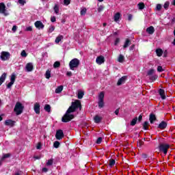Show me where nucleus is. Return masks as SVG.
<instances>
[{
    "label": "nucleus",
    "instance_id": "14",
    "mask_svg": "<svg viewBox=\"0 0 175 175\" xmlns=\"http://www.w3.org/2000/svg\"><path fill=\"white\" fill-rule=\"evenodd\" d=\"M167 127V122H166L165 121H161V122L158 125L157 128L159 129H166V128Z\"/></svg>",
    "mask_w": 175,
    "mask_h": 175
},
{
    "label": "nucleus",
    "instance_id": "64",
    "mask_svg": "<svg viewBox=\"0 0 175 175\" xmlns=\"http://www.w3.org/2000/svg\"><path fill=\"white\" fill-rule=\"evenodd\" d=\"M26 31H32V27L29 26V27H27Z\"/></svg>",
    "mask_w": 175,
    "mask_h": 175
},
{
    "label": "nucleus",
    "instance_id": "11",
    "mask_svg": "<svg viewBox=\"0 0 175 175\" xmlns=\"http://www.w3.org/2000/svg\"><path fill=\"white\" fill-rule=\"evenodd\" d=\"M96 62L98 64V65H102V64H105V57L103 55L97 57Z\"/></svg>",
    "mask_w": 175,
    "mask_h": 175
},
{
    "label": "nucleus",
    "instance_id": "9",
    "mask_svg": "<svg viewBox=\"0 0 175 175\" xmlns=\"http://www.w3.org/2000/svg\"><path fill=\"white\" fill-rule=\"evenodd\" d=\"M14 81H16V75L13 73L11 75L10 82L7 85V88H12V85L14 84Z\"/></svg>",
    "mask_w": 175,
    "mask_h": 175
},
{
    "label": "nucleus",
    "instance_id": "59",
    "mask_svg": "<svg viewBox=\"0 0 175 175\" xmlns=\"http://www.w3.org/2000/svg\"><path fill=\"white\" fill-rule=\"evenodd\" d=\"M142 158H144V159L148 158V155H147V154L144 153L142 154Z\"/></svg>",
    "mask_w": 175,
    "mask_h": 175
},
{
    "label": "nucleus",
    "instance_id": "50",
    "mask_svg": "<svg viewBox=\"0 0 175 175\" xmlns=\"http://www.w3.org/2000/svg\"><path fill=\"white\" fill-rule=\"evenodd\" d=\"M102 140L103 139L101 137H98L96 142V144H100V143H102Z\"/></svg>",
    "mask_w": 175,
    "mask_h": 175
},
{
    "label": "nucleus",
    "instance_id": "2",
    "mask_svg": "<svg viewBox=\"0 0 175 175\" xmlns=\"http://www.w3.org/2000/svg\"><path fill=\"white\" fill-rule=\"evenodd\" d=\"M71 111L69 109H67L65 114L62 118V122H70V121H72V120L75 119V115L72 114Z\"/></svg>",
    "mask_w": 175,
    "mask_h": 175
},
{
    "label": "nucleus",
    "instance_id": "13",
    "mask_svg": "<svg viewBox=\"0 0 175 175\" xmlns=\"http://www.w3.org/2000/svg\"><path fill=\"white\" fill-rule=\"evenodd\" d=\"M33 110L36 114H40V104H39V103L34 104Z\"/></svg>",
    "mask_w": 175,
    "mask_h": 175
},
{
    "label": "nucleus",
    "instance_id": "33",
    "mask_svg": "<svg viewBox=\"0 0 175 175\" xmlns=\"http://www.w3.org/2000/svg\"><path fill=\"white\" fill-rule=\"evenodd\" d=\"M45 111H47V113H50L51 111V107L50 105H46L44 107Z\"/></svg>",
    "mask_w": 175,
    "mask_h": 175
},
{
    "label": "nucleus",
    "instance_id": "34",
    "mask_svg": "<svg viewBox=\"0 0 175 175\" xmlns=\"http://www.w3.org/2000/svg\"><path fill=\"white\" fill-rule=\"evenodd\" d=\"M83 96H84V92H78V99H83Z\"/></svg>",
    "mask_w": 175,
    "mask_h": 175
},
{
    "label": "nucleus",
    "instance_id": "63",
    "mask_svg": "<svg viewBox=\"0 0 175 175\" xmlns=\"http://www.w3.org/2000/svg\"><path fill=\"white\" fill-rule=\"evenodd\" d=\"M66 76H68V77H70V76H72V72H70V71L67 72Z\"/></svg>",
    "mask_w": 175,
    "mask_h": 175
},
{
    "label": "nucleus",
    "instance_id": "62",
    "mask_svg": "<svg viewBox=\"0 0 175 175\" xmlns=\"http://www.w3.org/2000/svg\"><path fill=\"white\" fill-rule=\"evenodd\" d=\"M132 17H133V16H132V14H129V16H128V20H129V21H131V20H132Z\"/></svg>",
    "mask_w": 175,
    "mask_h": 175
},
{
    "label": "nucleus",
    "instance_id": "49",
    "mask_svg": "<svg viewBox=\"0 0 175 175\" xmlns=\"http://www.w3.org/2000/svg\"><path fill=\"white\" fill-rule=\"evenodd\" d=\"M54 29H55V27L54 26H51L49 27V29L48 32L49 33H51L54 31Z\"/></svg>",
    "mask_w": 175,
    "mask_h": 175
},
{
    "label": "nucleus",
    "instance_id": "30",
    "mask_svg": "<svg viewBox=\"0 0 175 175\" xmlns=\"http://www.w3.org/2000/svg\"><path fill=\"white\" fill-rule=\"evenodd\" d=\"M62 39H64V36L59 35L56 38L55 42V43H59V42H61V40H62Z\"/></svg>",
    "mask_w": 175,
    "mask_h": 175
},
{
    "label": "nucleus",
    "instance_id": "21",
    "mask_svg": "<svg viewBox=\"0 0 175 175\" xmlns=\"http://www.w3.org/2000/svg\"><path fill=\"white\" fill-rule=\"evenodd\" d=\"M131 43H132V41H131L129 38L126 39L124 44L123 45V49H126L127 47H129Z\"/></svg>",
    "mask_w": 175,
    "mask_h": 175
},
{
    "label": "nucleus",
    "instance_id": "16",
    "mask_svg": "<svg viewBox=\"0 0 175 175\" xmlns=\"http://www.w3.org/2000/svg\"><path fill=\"white\" fill-rule=\"evenodd\" d=\"M25 69L27 72H32L33 70V64L32 63H27Z\"/></svg>",
    "mask_w": 175,
    "mask_h": 175
},
{
    "label": "nucleus",
    "instance_id": "51",
    "mask_svg": "<svg viewBox=\"0 0 175 175\" xmlns=\"http://www.w3.org/2000/svg\"><path fill=\"white\" fill-rule=\"evenodd\" d=\"M64 3L66 6H68V5L70 4V0H64Z\"/></svg>",
    "mask_w": 175,
    "mask_h": 175
},
{
    "label": "nucleus",
    "instance_id": "40",
    "mask_svg": "<svg viewBox=\"0 0 175 175\" xmlns=\"http://www.w3.org/2000/svg\"><path fill=\"white\" fill-rule=\"evenodd\" d=\"M60 144H61L59 143V142L55 141V142L53 143V147H54L55 148H58L59 147Z\"/></svg>",
    "mask_w": 175,
    "mask_h": 175
},
{
    "label": "nucleus",
    "instance_id": "61",
    "mask_svg": "<svg viewBox=\"0 0 175 175\" xmlns=\"http://www.w3.org/2000/svg\"><path fill=\"white\" fill-rule=\"evenodd\" d=\"M163 57L164 58H166V57H167V51H165L163 53Z\"/></svg>",
    "mask_w": 175,
    "mask_h": 175
},
{
    "label": "nucleus",
    "instance_id": "15",
    "mask_svg": "<svg viewBox=\"0 0 175 175\" xmlns=\"http://www.w3.org/2000/svg\"><path fill=\"white\" fill-rule=\"evenodd\" d=\"M149 121L150 124H154L157 121V116L154 113H150L149 116Z\"/></svg>",
    "mask_w": 175,
    "mask_h": 175
},
{
    "label": "nucleus",
    "instance_id": "28",
    "mask_svg": "<svg viewBox=\"0 0 175 175\" xmlns=\"http://www.w3.org/2000/svg\"><path fill=\"white\" fill-rule=\"evenodd\" d=\"M137 6H138V9H139V10H143V9H144V8H146V5H144V3H143V2L139 3L137 4Z\"/></svg>",
    "mask_w": 175,
    "mask_h": 175
},
{
    "label": "nucleus",
    "instance_id": "12",
    "mask_svg": "<svg viewBox=\"0 0 175 175\" xmlns=\"http://www.w3.org/2000/svg\"><path fill=\"white\" fill-rule=\"evenodd\" d=\"M34 25L38 29H43V28H44V25H43V23L40 21H36Z\"/></svg>",
    "mask_w": 175,
    "mask_h": 175
},
{
    "label": "nucleus",
    "instance_id": "18",
    "mask_svg": "<svg viewBox=\"0 0 175 175\" xmlns=\"http://www.w3.org/2000/svg\"><path fill=\"white\" fill-rule=\"evenodd\" d=\"M159 94L161 98V99H163V100H164L165 99H166V96L165 95V90L163 89H159Z\"/></svg>",
    "mask_w": 175,
    "mask_h": 175
},
{
    "label": "nucleus",
    "instance_id": "31",
    "mask_svg": "<svg viewBox=\"0 0 175 175\" xmlns=\"http://www.w3.org/2000/svg\"><path fill=\"white\" fill-rule=\"evenodd\" d=\"M120 17H121V14L120 12H117L114 15V21H118V20H120Z\"/></svg>",
    "mask_w": 175,
    "mask_h": 175
},
{
    "label": "nucleus",
    "instance_id": "10",
    "mask_svg": "<svg viewBox=\"0 0 175 175\" xmlns=\"http://www.w3.org/2000/svg\"><path fill=\"white\" fill-rule=\"evenodd\" d=\"M0 13L4 14V16H8V14H6V5L4 3H0Z\"/></svg>",
    "mask_w": 175,
    "mask_h": 175
},
{
    "label": "nucleus",
    "instance_id": "19",
    "mask_svg": "<svg viewBox=\"0 0 175 175\" xmlns=\"http://www.w3.org/2000/svg\"><path fill=\"white\" fill-rule=\"evenodd\" d=\"M6 76H8V74H6V72H4L0 77V85H2V83H5V80H6Z\"/></svg>",
    "mask_w": 175,
    "mask_h": 175
},
{
    "label": "nucleus",
    "instance_id": "36",
    "mask_svg": "<svg viewBox=\"0 0 175 175\" xmlns=\"http://www.w3.org/2000/svg\"><path fill=\"white\" fill-rule=\"evenodd\" d=\"M170 5V2L169 1H165V3L163 5V8L165 10H167V9H169V6Z\"/></svg>",
    "mask_w": 175,
    "mask_h": 175
},
{
    "label": "nucleus",
    "instance_id": "57",
    "mask_svg": "<svg viewBox=\"0 0 175 175\" xmlns=\"http://www.w3.org/2000/svg\"><path fill=\"white\" fill-rule=\"evenodd\" d=\"M142 120H143V116L139 115V116L138 117V122H141Z\"/></svg>",
    "mask_w": 175,
    "mask_h": 175
},
{
    "label": "nucleus",
    "instance_id": "6",
    "mask_svg": "<svg viewBox=\"0 0 175 175\" xmlns=\"http://www.w3.org/2000/svg\"><path fill=\"white\" fill-rule=\"evenodd\" d=\"M170 148V145L168 144H159V150L160 152H163L165 155L167 154V150Z\"/></svg>",
    "mask_w": 175,
    "mask_h": 175
},
{
    "label": "nucleus",
    "instance_id": "7",
    "mask_svg": "<svg viewBox=\"0 0 175 175\" xmlns=\"http://www.w3.org/2000/svg\"><path fill=\"white\" fill-rule=\"evenodd\" d=\"M0 58L1 61H8L10 58V53L6 51H2L1 53Z\"/></svg>",
    "mask_w": 175,
    "mask_h": 175
},
{
    "label": "nucleus",
    "instance_id": "4",
    "mask_svg": "<svg viewBox=\"0 0 175 175\" xmlns=\"http://www.w3.org/2000/svg\"><path fill=\"white\" fill-rule=\"evenodd\" d=\"M79 65H80V60L77 58L72 59L69 63L71 70H75V68H79Z\"/></svg>",
    "mask_w": 175,
    "mask_h": 175
},
{
    "label": "nucleus",
    "instance_id": "58",
    "mask_svg": "<svg viewBox=\"0 0 175 175\" xmlns=\"http://www.w3.org/2000/svg\"><path fill=\"white\" fill-rule=\"evenodd\" d=\"M42 172L44 173H47V172H49V169H47V167H43L42 168Z\"/></svg>",
    "mask_w": 175,
    "mask_h": 175
},
{
    "label": "nucleus",
    "instance_id": "53",
    "mask_svg": "<svg viewBox=\"0 0 175 175\" xmlns=\"http://www.w3.org/2000/svg\"><path fill=\"white\" fill-rule=\"evenodd\" d=\"M21 57H27V52H25V51H22V52H21Z\"/></svg>",
    "mask_w": 175,
    "mask_h": 175
},
{
    "label": "nucleus",
    "instance_id": "42",
    "mask_svg": "<svg viewBox=\"0 0 175 175\" xmlns=\"http://www.w3.org/2000/svg\"><path fill=\"white\" fill-rule=\"evenodd\" d=\"M53 162H54V160L53 159L48 160V161L46 162V166H51Z\"/></svg>",
    "mask_w": 175,
    "mask_h": 175
},
{
    "label": "nucleus",
    "instance_id": "5",
    "mask_svg": "<svg viewBox=\"0 0 175 175\" xmlns=\"http://www.w3.org/2000/svg\"><path fill=\"white\" fill-rule=\"evenodd\" d=\"M105 92H100L99 95H98V107L99 109H102L103 107H105Z\"/></svg>",
    "mask_w": 175,
    "mask_h": 175
},
{
    "label": "nucleus",
    "instance_id": "56",
    "mask_svg": "<svg viewBox=\"0 0 175 175\" xmlns=\"http://www.w3.org/2000/svg\"><path fill=\"white\" fill-rule=\"evenodd\" d=\"M12 31H13V32H16V31H17V26L14 25L12 27Z\"/></svg>",
    "mask_w": 175,
    "mask_h": 175
},
{
    "label": "nucleus",
    "instance_id": "17",
    "mask_svg": "<svg viewBox=\"0 0 175 175\" xmlns=\"http://www.w3.org/2000/svg\"><path fill=\"white\" fill-rule=\"evenodd\" d=\"M15 123L16 122L14 120H7L5 122V125H6L7 126H14Z\"/></svg>",
    "mask_w": 175,
    "mask_h": 175
},
{
    "label": "nucleus",
    "instance_id": "43",
    "mask_svg": "<svg viewBox=\"0 0 175 175\" xmlns=\"http://www.w3.org/2000/svg\"><path fill=\"white\" fill-rule=\"evenodd\" d=\"M61 66V63L59 62H55L53 64V68H57Z\"/></svg>",
    "mask_w": 175,
    "mask_h": 175
},
{
    "label": "nucleus",
    "instance_id": "29",
    "mask_svg": "<svg viewBox=\"0 0 175 175\" xmlns=\"http://www.w3.org/2000/svg\"><path fill=\"white\" fill-rule=\"evenodd\" d=\"M46 79H50L51 77V70H47L45 73Z\"/></svg>",
    "mask_w": 175,
    "mask_h": 175
},
{
    "label": "nucleus",
    "instance_id": "60",
    "mask_svg": "<svg viewBox=\"0 0 175 175\" xmlns=\"http://www.w3.org/2000/svg\"><path fill=\"white\" fill-rule=\"evenodd\" d=\"M130 51H132V50H135V44H133L129 48Z\"/></svg>",
    "mask_w": 175,
    "mask_h": 175
},
{
    "label": "nucleus",
    "instance_id": "52",
    "mask_svg": "<svg viewBox=\"0 0 175 175\" xmlns=\"http://www.w3.org/2000/svg\"><path fill=\"white\" fill-rule=\"evenodd\" d=\"M157 72H163V68H162V66H159L157 67Z\"/></svg>",
    "mask_w": 175,
    "mask_h": 175
},
{
    "label": "nucleus",
    "instance_id": "46",
    "mask_svg": "<svg viewBox=\"0 0 175 175\" xmlns=\"http://www.w3.org/2000/svg\"><path fill=\"white\" fill-rule=\"evenodd\" d=\"M144 144V142L142 140H139V142H137V147H142Z\"/></svg>",
    "mask_w": 175,
    "mask_h": 175
},
{
    "label": "nucleus",
    "instance_id": "27",
    "mask_svg": "<svg viewBox=\"0 0 175 175\" xmlns=\"http://www.w3.org/2000/svg\"><path fill=\"white\" fill-rule=\"evenodd\" d=\"M156 54L157 57H162V54H163V51L161 49H158L156 50Z\"/></svg>",
    "mask_w": 175,
    "mask_h": 175
},
{
    "label": "nucleus",
    "instance_id": "39",
    "mask_svg": "<svg viewBox=\"0 0 175 175\" xmlns=\"http://www.w3.org/2000/svg\"><path fill=\"white\" fill-rule=\"evenodd\" d=\"M154 72H155V70L150 69L148 71L147 75L148 76H152V75H154Z\"/></svg>",
    "mask_w": 175,
    "mask_h": 175
},
{
    "label": "nucleus",
    "instance_id": "55",
    "mask_svg": "<svg viewBox=\"0 0 175 175\" xmlns=\"http://www.w3.org/2000/svg\"><path fill=\"white\" fill-rule=\"evenodd\" d=\"M36 148H37V150H40V148H42V144L40 142H39L37 144Z\"/></svg>",
    "mask_w": 175,
    "mask_h": 175
},
{
    "label": "nucleus",
    "instance_id": "45",
    "mask_svg": "<svg viewBox=\"0 0 175 175\" xmlns=\"http://www.w3.org/2000/svg\"><path fill=\"white\" fill-rule=\"evenodd\" d=\"M85 13H87V8H83L81 10V16H85Z\"/></svg>",
    "mask_w": 175,
    "mask_h": 175
},
{
    "label": "nucleus",
    "instance_id": "54",
    "mask_svg": "<svg viewBox=\"0 0 175 175\" xmlns=\"http://www.w3.org/2000/svg\"><path fill=\"white\" fill-rule=\"evenodd\" d=\"M51 23H55V21H57V18H55V16H51Z\"/></svg>",
    "mask_w": 175,
    "mask_h": 175
},
{
    "label": "nucleus",
    "instance_id": "37",
    "mask_svg": "<svg viewBox=\"0 0 175 175\" xmlns=\"http://www.w3.org/2000/svg\"><path fill=\"white\" fill-rule=\"evenodd\" d=\"M109 167H112L113 166H114V165H116V160L114 159H110L109 160Z\"/></svg>",
    "mask_w": 175,
    "mask_h": 175
},
{
    "label": "nucleus",
    "instance_id": "32",
    "mask_svg": "<svg viewBox=\"0 0 175 175\" xmlns=\"http://www.w3.org/2000/svg\"><path fill=\"white\" fill-rule=\"evenodd\" d=\"M137 122V117L133 118L131 123L130 125H131V126H135V125H136V123Z\"/></svg>",
    "mask_w": 175,
    "mask_h": 175
},
{
    "label": "nucleus",
    "instance_id": "24",
    "mask_svg": "<svg viewBox=\"0 0 175 175\" xmlns=\"http://www.w3.org/2000/svg\"><path fill=\"white\" fill-rule=\"evenodd\" d=\"M94 122L96 124H99V122H100V121H102V118H100V117H99V116L96 115L94 116Z\"/></svg>",
    "mask_w": 175,
    "mask_h": 175
},
{
    "label": "nucleus",
    "instance_id": "41",
    "mask_svg": "<svg viewBox=\"0 0 175 175\" xmlns=\"http://www.w3.org/2000/svg\"><path fill=\"white\" fill-rule=\"evenodd\" d=\"M124 55H120L118 59V62L122 63L124 62Z\"/></svg>",
    "mask_w": 175,
    "mask_h": 175
},
{
    "label": "nucleus",
    "instance_id": "26",
    "mask_svg": "<svg viewBox=\"0 0 175 175\" xmlns=\"http://www.w3.org/2000/svg\"><path fill=\"white\" fill-rule=\"evenodd\" d=\"M53 10L55 14H58L59 13V5H58V4H55Z\"/></svg>",
    "mask_w": 175,
    "mask_h": 175
},
{
    "label": "nucleus",
    "instance_id": "20",
    "mask_svg": "<svg viewBox=\"0 0 175 175\" xmlns=\"http://www.w3.org/2000/svg\"><path fill=\"white\" fill-rule=\"evenodd\" d=\"M125 80H126V76L122 77L117 83V85H121L122 84H124L125 83Z\"/></svg>",
    "mask_w": 175,
    "mask_h": 175
},
{
    "label": "nucleus",
    "instance_id": "44",
    "mask_svg": "<svg viewBox=\"0 0 175 175\" xmlns=\"http://www.w3.org/2000/svg\"><path fill=\"white\" fill-rule=\"evenodd\" d=\"M161 9H162V5L157 4L154 10H156L157 12H159Z\"/></svg>",
    "mask_w": 175,
    "mask_h": 175
},
{
    "label": "nucleus",
    "instance_id": "22",
    "mask_svg": "<svg viewBox=\"0 0 175 175\" xmlns=\"http://www.w3.org/2000/svg\"><path fill=\"white\" fill-rule=\"evenodd\" d=\"M146 32L149 33V35H152V33L155 32V29H154V27L150 26L146 29Z\"/></svg>",
    "mask_w": 175,
    "mask_h": 175
},
{
    "label": "nucleus",
    "instance_id": "1",
    "mask_svg": "<svg viewBox=\"0 0 175 175\" xmlns=\"http://www.w3.org/2000/svg\"><path fill=\"white\" fill-rule=\"evenodd\" d=\"M77 109L81 110V102L79 100H76L75 102H72L71 106L68 109L72 113H75Z\"/></svg>",
    "mask_w": 175,
    "mask_h": 175
},
{
    "label": "nucleus",
    "instance_id": "23",
    "mask_svg": "<svg viewBox=\"0 0 175 175\" xmlns=\"http://www.w3.org/2000/svg\"><path fill=\"white\" fill-rule=\"evenodd\" d=\"M10 157H12V154L10 153L3 154L1 157V161H5V159H8V158H10Z\"/></svg>",
    "mask_w": 175,
    "mask_h": 175
},
{
    "label": "nucleus",
    "instance_id": "48",
    "mask_svg": "<svg viewBox=\"0 0 175 175\" xmlns=\"http://www.w3.org/2000/svg\"><path fill=\"white\" fill-rule=\"evenodd\" d=\"M18 2L22 6H24V5L27 3V1H25V0H18Z\"/></svg>",
    "mask_w": 175,
    "mask_h": 175
},
{
    "label": "nucleus",
    "instance_id": "8",
    "mask_svg": "<svg viewBox=\"0 0 175 175\" xmlns=\"http://www.w3.org/2000/svg\"><path fill=\"white\" fill-rule=\"evenodd\" d=\"M64 131L61 129H59L56 131L55 138L57 140H62V139L64 137Z\"/></svg>",
    "mask_w": 175,
    "mask_h": 175
},
{
    "label": "nucleus",
    "instance_id": "35",
    "mask_svg": "<svg viewBox=\"0 0 175 175\" xmlns=\"http://www.w3.org/2000/svg\"><path fill=\"white\" fill-rule=\"evenodd\" d=\"M150 80H151V81H155V80H157V79H158V75H152L149 77Z\"/></svg>",
    "mask_w": 175,
    "mask_h": 175
},
{
    "label": "nucleus",
    "instance_id": "25",
    "mask_svg": "<svg viewBox=\"0 0 175 175\" xmlns=\"http://www.w3.org/2000/svg\"><path fill=\"white\" fill-rule=\"evenodd\" d=\"M63 90H64V86L63 85L58 86L55 89V94H61V92H62Z\"/></svg>",
    "mask_w": 175,
    "mask_h": 175
},
{
    "label": "nucleus",
    "instance_id": "47",
    "mask_svg": "<svg viewBox=\"0 0 175 175\" xmlns=\"http://www.w3.org/2000/svg\"><path fill=\"white\" fill-rule=\"evenodd\" d=\"M103 10H105V6H103V5H100V6L98 8V13H100V12H103Z\"/></svg>",
    "mask_w": 175,
    "mask_h": 175
},
{
    "label": "nucleus",
    "instance_id": "3",
    "mask_svg": "<svg viewBox=\"0 0 175 175\" xmlns=\"http://www.w3.org/2000/svg\"><path fill=\"white\" fill-rule=\"evenodd\" d=\"M24 110V106L20 102H17L15 105L14 111L16 113V116H20Z\"/></svg>",
    "mask_w": 175,
    "mask_h": 175
},
{
    "label": "nucleus",
    "instance_id": "38",
    "mask_svg": "<svg viewBox=\"0 0 175 175\" xmlns=\"http://www.w3.org/2000/svg\"><path fill=\"white\" fill-rule=\"evenodd\" d=\"M143 127L144 131H147L148 129V122L146 121L144 122Z\"/></svg>",
    "mask_w": 175,
    "mask_h": 175
}]
</instances>
